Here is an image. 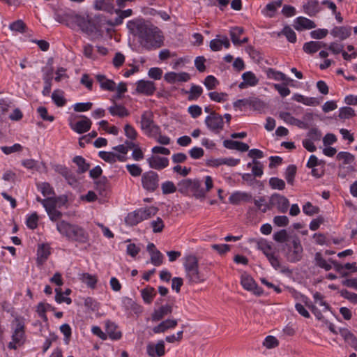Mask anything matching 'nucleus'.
I'll use <instances>...</instances> for the list:
<instances>
[{
	"mask_svg": "<svg viewBox=\"0 0 357 357\" xmlns=\"http://www.w3.org/2000/svg\"><path fill=\"white\" fill-rule=\"evenodd\" d=\"M127 27L140 39V43L147 50L157 49L163 45V37L158 28H151L142 22L130 20Z\"/></svg>",
	"mask_w": 357,
	"mask_h": 357,
	"instance_id": "nucleus-1",
	"label": "nucleus"
},
{
	"mask_svg": "<svg viewBox=\"0 0 357 357\" xmlns=\"http://www.w3.org/2000/svg\"><path fill=\"white\" fill-rule=\"evenodd\" d=\"M56 227L61 236L69 242L75 243L77 246L89 244V234L83 227L61 220L56 224Z\"/></svg>",
	"mask_w": 357,
	"mask_h": 357,
	"instance_id": "nucleus-2",
	"label": "nucleus"
},
{
	"mask_svg": "<svg viewBox=\"0 0 357 357\" xmlns=\"http://www.w3.org/2000/svg\"><path fill=\"white\" fill-rule=\"evenodd\" d=\"M54 19L59 23L64 24L70 29L79 27L87 33H89L90 22L72 10L56 12Z\"/></svg>",
	"mask_w": 357,
	"mask_h": 357,
	"instance_id": "nucleus-3",
	"label": "nucleus"
},
{
	"mask_svg": "<svg viewBox=\"0 0 357 357\" xmlns=\"http://www.w3.org/2000/svg\"><path fill=\"white\" fill-rule=\"evenodd\" d=\"M178 191L184 195H192L197 199L204 198V188L198 179H182L178 183Z\"/></svg>",
	"mask_w": 357,
	"mask_h": 357,
	"instance_id": "nucleus-4",
	"label": "nucleus"
},
{
	"mask_svg": "<svg viewBox=\"0 0 357 357\" xmlns=\"http://www.w3.org/2000/svg\"><path fill=\"white\" fill-rule=\"evenodd\" d=\"M158 211V208L154 206L138 208L129 213L125 218V222L129 226H135L139 222L154 216Z\"/></svg>",
	"mask_w": 357,
	"mask_h": 357,
	"instance_id": "nucleus-5",
	"label": "nucleus"
},
{
	"mask_svg": "<svg viewBox=\"0 0 357 357\" xmlns=\"http://www.w3.org/2000/svg\"><path fill=\"white\" fill-rule=\"evenodd\" d=\"M13 332L12 342H9L8 348L16 349L17 345L23 344L25 338V323L24 319L22 317H17L12 323Z\"/></svg>",
	"mask_w": 357,
	"mask_h": 357,
	"instance_id": "nucleus-6",
	"label": "nucleus"
},
{
	"mask_svg": "<svg viewBox=\"0 0 357 357\" xmlns=\"http://www.w3.org/2000/svg\"><path fill=\"white\" fill-rule=\"evenodd\" d=\"M140 127L144 133L149 137L155 136L160 128L153 121V114L147 110L143 112L141 116Z\"/></svg>",
	"mask_w": 357,
	"mask_h": 357,
	"instance_id": "nucleus-7",
	"label": "nucleus"
},
{
	"mask_svg": "<svg viewBox=\"0 0 357 357\" xmlns=\"http://www.w3.org/2000/svg\"><path fill=\"white\" fill-rule=\"evenodd\" d=\"M289 206V202L287 197L278 193L273 194L270 199L268 204H265L262 212L265 213L268 210L276 207L280 213H284L287 211Z\"/></svg>",
	"mask_w": 357,
	"mask_h": 357,
	"instance_id": "nucleus-8",
	"label": "nucleus"
},
{
	"mask_svg": "<svg viewBox=\"0 0 357 357\" xmlns=\"http://www.w3.org/2000/svg\"><path fill=\"white\" fill-rule=\"evenodd\" d=\"M142 188L150 192H153L159 186V175L154 171L144 172L141 178Z\"/></svg>",
	"mask_w": 357,
	"mask_h": 357,
	"instance_id": "nucleus-9",
	"label": "nucleus"
},
{
	"mask_svg": "<svg viewBox=\"0 0 357 357\" xmlns=\"http://www.w3.org/2000/svg\"><path fill=\"white\" fill-rule=\"evenodd\" d=\"M288 248L286 252V257L290 262L295 263L302 258L303 247L299 238H294L291 245H287Z\"/></svg>",
	"mask_w": 357,
	"mask_h": 357,
	"instance_id": "nucleus-10",
	"label": "nucleus"
},
{
	"mask_svg": "<svg viewBox=\"0 0 357 357\" xmlns=\"http://www.w3.org/2000/svg\"><path fill=\"white\" fill-rule=\"evenodd\" d=\"M204 122L207 128L215 133H219L223 128L222 116L216 112H211L208 115Z\"/></svg>",
	"mask_w": 357,
	"mask_h": 357,
	"instance_id": "nucleus-11",
	"label": "nucleus"
},
{
	"mask_svg": "<svg viewBox=\"0 0 357 357\" xmlns=\"http://www.w3.org/2000/svg\"><path fill=\"white\" fill-rule=\"evenodd\" d=\"M146 353L151 357H160L165 354V347L163 340H159L157 344L149 343L146 346Z\"/></svg>",
	"mask_w": 357,
	"mask_h": 357,
	"instance_id": "nucleus-12",
	"label": "nucleus"
},
{
	"mask_svg": "<svg viewBox=\"0 0 357 357\" xmlns=\"http://www.w3.org/2000/svg\"><path fill=\"white\" fill-rule=\"evenodd\" d=\"M149 166L151 169L162 170L169 165V159L158 155H151L146 160Z\"/></svg>",
	"mask_w": 357,
	"mask_h": 357,
	"instance_id": "nucleus-13",
	"label": "nucleus"
},
{
	"mask_svg": "<svg viewBox=\"0 0 357 357\" xmlns=\"http://www.w3.org/2000/svg\"><path fill=\"white\" fill-rule=\"evenodd\" d=\"M91 121L86 116H83V119L75 123L70 122L69 123L70 128L79 134H82L89 131L91 127Z\"/></svg>",
	"mask_w": 357,
	"mask_h": 357,
	"instance_id": "nucleus-14",
	"label": "nucleus"
},
{
	"mask_svg": "<svg viewBox=\"0 0 357 357\" xmlns=\"http://www.w3.org/2000/svg\"><path fill=\"white\" fill-rule=\"evenodd\" d=\"M331 35L340 40H344L351 35V27L349 26H336L330 32Z\"/></svg>",
	"mask_w": 357,
	"mask_h": 357,
	"instance_id": "nucleus-15",
	"label": "nucleus"
},
{
	"mask_svg": "<svg viewBox=\"0 0 357 357\" xmlns=\"http://www.w3.org/2000/svg\"><path fill=\"white\" fill-rule=\"evenodd\" d=\"M122 306L130 314H139L143 311L142 307L129 297H123L122 298Z\"/></svg>",
	"mask_w": 357,
	"mask_h": 357,
	"instance_id": "nucleus-16",
	"label": "nucleus"
},
{
	"mask_svg": "<svg viewBox=\"0 0 357 357\" xmlns=\"http://www.w3.org/2000/svg\"><path fill=\"white\" fill-rule=\"evenodd\" d=\"M210 48L213 52L220 51L222 47L228 49L230 47V43L226 36L218 35L215 39L210 42Z\"/></svg>",
	"mask_w": 357,
	"mask_h": 357,
	"instance_id": "nucleus-17",
	"label": "nucleus"
},
{
	"mask_svg": "<svg viewBox=\"0 0 357 357\" xmlns=\"http://www.w3.org/2000/svg\"><path fill=\"white\" fill-rule=\"evenodd\" d=\"M186 279L190 284L204 282L206 277L199 271V267L185 272Z\"/></svg>",
	"mask_w": 357,
	"mask_h": 357,
	"instance_id": "nucleus-18",
	"label": "nucleus"
},
{
	"mask_svg": "<svg viewBox=\"0 0 357 357\" xmlns=\"http://www.w3.org/2000/svg\"><path fill=\"white\" fill-rule=\"evenodd\" d=\"M136 91L139 93L151 96L155 91V84L151 81L141 79L137 82Z\"/></svg>",
	"mask_w": 357,
	"mask_h": 357,
	"instance_id": "nucleus-19",
	"label": "nucleus"
},
{
	"mask_svg": "<svg viewBox=\"0 0 357 357\" xmlns=\"http://www.w3.org/2000/svg\"><path fill=\"white\" fill-rule=\"evenodd\" d=\"M190 79V76L188 73H175L169 72L165 75V79L170 83L174 84L176 82H188Z\"/></svg>",
	"mask_w": 357,
	"mask_h": 357,
	"instance_id": "nucleus-20",
	"label": "nucleus"
},
{
	"mask_svg": "<svg viewBox=\"0 0 357 357\" xmlns=\"http://www.w3.org/2000/svg\"><path fill=\"white\" fill-rule=\"evenodd\" d=\"M294 27L297 31H303L305 29H311L316 27L315 23L305 17H298L294 22Z\"/></svg>",
	"mask_w": 357,
	"mask_h": 357,
	"instance_id": "nucleus-21",
	"label": "nucleus"
},
{
	"mask_svg": "<svg viewBox=\"0 0 357 357\" xmlns=\"http://www.w3.org/2000/svg\"><path fill=\"white\" fill-rule=\"evenodd\" d=\"M105 328L106 334L111 340H118L121 338L122 333L118 330V326L114 322L106 321Z\"/></svg>",
	"mask_w": 357,
	"mask_h": 357,
	"instance_id": "nucleus-22",
	"label": "nucleus"
},
{
	"mask_svg": "<svg viewBox=\"0 0 357 357\" xmlns=\"http://www.w3.org/2000/svg\"><path fill=\"white\" fill-rule=\"evenodd\" d=\"M96 78L100 84L101 89L107 91H114L116 90V83L112 79H107L105 75L98 74L96 75Z\"/></svg>",
	"mask_w": 357,
	"mask_h": 357,
	"instance_id": "nucleus-23",
	"label": "nucleus"
},
{
	"mask_svg": "<svg viewBox=\"0 0 357 357\" xmlns=\"http://www.w3.org/2000/svg\"><path fill=\"white\" fill-rule=\"evenodd\" d=\"M252 199L251 194L245 192H236L232 193L229 197L231 204L237 205L241 202H250Z\"/></svg>",
	"mask_w": 357,
	"mask_h": 357,
	"instance_id": "nucleus-24",
	"label": "nucleus"
},
{
	"mask_svg": "<svg viewBox=\"0 0 357 357\" xmlns=\"http://www.w3.org/2000/svg\"><path fill=\"white\" fill-rule=\"evenodd\" d=\"M93 8L96 10H102L109 13H112L115 10L113 0H95Z\"/></svg>",
	"mask_w": 357,
	"mask_h": 357,
	"instance_id": "nucleus-25",
	"label": "nucleus"
},
{
	"mask_svg": "<svg viewBox=\"0 0 357 357\" xmlns=\"http://www.w3.org/2000/svg\"><path fill=\"white\" fill-rule=\"evenodd\" d=\"M321 10L319 3L317 0H309L303 5L305 13L310 17L316 15Z\"/></svg>",
	"mask_w": 357,
	"mask_h": 357,
	"instance_id": "nucleus-26",
	"label": "nucleus"
},
{
	"mask_svg": "<svg viewBox=\"0 0 357 357\" xmlns=\"http://www.w3.org/2000/svg\"><path fill=\"white\" fill-rule=\"evenodd\" d=\"M177 320L176 319H166L162 321L160 324L153 328L154 333H164L169 328H174L177 326Z\"/></svg>",
	"mask_w": 357,
	"mask_h": 357,
	"instance_id": "nucleus-27",
	"label": "nucleus"
},
{
	"mask_svg": "<svg viewBox=\"0 0 357 357\" xmlns=\"http://www.w3.org/2000/svg\"><path fill=\"white\" fill-rule=\"evenodd\" d=\"M172 307L169 305H165L155 310L151 315L152 321H156L161 320L165 316L171 314Z\"/></svg>",
	"mask_w": 357,
	"mask_h": 357,
	"instance_id": "nucleus-28",
	"label": "nucleus"
},
{
	"mask_svg": "<svg viewBox=\"0 0 357 357\" xmlns=\"http://www.w3.org/2000/svg\"><path fill=\"white\" fill-rule=\"evenodd\" d=\"M36 187L38 190L40 191L46 198L53 197L55 195L53 187L47 182L37 183Z\"/></svg>",
	"mask_w": 357,
	"mask_h": 357,
	"instance_id": "nucleus-29",
	"label": "nucleus"
},
{
	"mask_svg": "<svg viewBox=\"0 0 357 357\" xmlns=\"http://www.w3.org/2000/svg\"><path fill=\"white\" fill-rule=\"evenodd\" d=\"M326 45L319 41H310L303 45V51L307 54H314L319 51L321 47H325Z\"/></svg>",
	"mask_w": 357,
	"mask_h": 357,
	"instance_id": "nucleus-30",
	"label": "nucleus"
},
{
	"mask_svg": "<svg viewBox=\"0 0 357 357\" xmlns=\"http://www.w3.org/2000/svg\"><path fill=\"white\" fill-rule=\"evenodd\" d=\"M108 110L112 116H117L121 118L128 116L130 114L128 110L123 105L116 104V102L112 106H110Z\"/></svg>",
	"mask_w": 357,
	"mask_h": 357,
	"instance_id": "nucleus-31",
	"label": "nucleus"
},
{
	"mask_svg": "<svg viewBox=\"0 0 357 357\" xmlns=\"http://www.w3.org/2000/svg\"><path fill=\"white\" fill-rule=\"evenodd\" d=\"M141 295L145 303L151 304L156 295V292L153 287H147L141 290Z\"/></svg>",
	"mask_w": 357,
	"mask_h": 357,
	"instance_id": "nucleus-32",
	"label": "nucleus"
},
{
	"mask_svg": "<svg viewBox=\"0 0 357 357\" xmlns=\"http://www.w3.org/2000/svg\"><path fill=\"white\" fill-rule=\"evenodd\" d=\"M267 77L277 81L289 82L291 79L285 74L273 68H268L266 70Z\"/></svg>",
	"mask_w": 357,
	"mask_h": 357,
	"instance_id": "nucleus-33",
	"label": "nucleus"
},
{
	"mask_svg": "<svg viewBox=\"0 0 357 357\" xmlns=\"http://www.w3.org/2000/svg\"><path fill=\"white\" fill-rule=\"evenodd\" d=\"M241 284L243 287L248 291L254 290L256 287V283L255 280L248 274H243L241 278Z\"/></svg>",
	"mask_w": 357,
	"mask_h": 357,
	"instance_id": "nucleus-34",
	"label": "nucleus"
},
{
	"mask_svg": "<svg viewBox=\"0 0 357 357\" xmlns=\"http://www.w3.org/2000/svg\"><path fill=\"white\" fill-rule=\"evenodd\" d=\"M183 267L185 272L199 267L197 258L193 255L186 256L185 257Z\"/></svg>",
	"mask_w": 357,
	"mask_h": 357,
	"instance_id": "nucleus-35",
	"label": "nucleus"
},
{
	"mask_svg": "<svg viewBox=\"0 0 357 357\" xmlns=\"http://www.w3.org/2000/svg\"><path fill=\"white\" fill-rule=\"evenodd\" d=\"M243 80L245 81L249 86H255L259 83V79L252 71H247L242 74Z\"/></svg>",
	"mask_w": 357,
	"mask_h": 357,
	"instance_id": "nucleus-36",
	"label": "nucleus"
},
{
	"mask_svg": "<svg viewBox=\"0 0 357 357\" xmlns=\"http://www.w3.org/2000/svg\"><path fill=\"white\" fill-rule=\"evenodd\" d=\"M50 255V251L49 247L45 245H42L38 248L37 251V261L40 264H43L45 261L47 260Z\"/></svg>",
	"mask_w": 357,
	"mask_h": 357,
	"instance_id": "nucleus-37",
	"label": "nucleus"
},
{
	"mask_svg": "<svg viewBox=\"0 0 357 357\" xmlns=\"http://www.w3.org/2000/svg\"><path fill=\"white\" fill-rule=\"evenodd\" d=\"M244 29L240 26L232 27L229 31L231 41L234 45L239 43L240 37L243 33Z\"/></svg>",
	"mask_w": 357,
	"mask_h": 357,
	"instance_id": "nucleus-38",
	"label": "nucleus"
},
{
	"mask_svg": "<svg viewBox=\"0 0 357 357\" xmlns=\"http://www.w3.org/2000/svg\"><path fill=\"white\" fill-rule=\"evenodd\" d=\"M52 99L58 107H63L66 105V99L63 97V92L61 90H55L52 94Z\"/></svg>",
	"mask_w": 357,
	"mask_h": 357,
	"instance_id": "nucleus-39",
	"label": "nucleus"
},
{
	"mask_svg": "<svg viewBox=\"0 0 357 357\" xmlns=\"http://www.w3.org/2000/svg\"><path fill=\"white\" fill-rule=\"evenodd\" d=\"M281 6L280 2H271L268 3L266 7L262 10V13L269 17H272L274 16L275 13L278 7Z\"/></svg>",
	"mask_w": 357,
	"mask_h": 357,
	"instance_id": "nucleus-40",
	"label": "nucleus"
},
{
	"mask_svg": "<svg viewBox=\"0 0 357 357\" xmlns=\"http://www.w3.org/2000/svg\"><path fill=\"white\" fill-rule=\"evenodd\" d=\"M292 100L298 102H301L305 105H314L316 102V99L314 98H308L305 97L303 95L299 94V93H295L292 96Z\"/></svg>",
	"mask_w": 357,
	"mask_h": 357,
	"instance_id": "nucleus-41",
	"label": "nucleus"
},
{
	"mask_svg": "<svg viewBox=\"0 0 357 357\" xmlns=\"http://www.w3.org/2000/svg\"><path fill=\"white\" fill-rule=\"evenodd\" d=\"M257 248L263 252L267 258L274 253L273 248L266 241H259L257 243Z\"/></svg>",
	"mask_w": 357,
	"mask_h": 357,
	"instance_id": "nucleus-42",
	"label": "nucleus"
},
{
	"mask_svg": "<svg viewBox=\"0 0 357 357\" xmlns=\"http://www.w3.org/2000/svg\"><path fill=\"white\" fill-rule=\"evenodd\" d=\"M282 34L285 36L289 42L294 43L296 42V34L295 31L289 26H285L278 36Z\"/></svg>",
	"mask_w": 357,
	"mask_h": 357,
	"instance_id": "nucleus-43",
	"label": "nucleus"
},
{
	"mask_svg": "<svg viewBox=\"0 0 357 357\" xmlns=\"http://www.w3.org/2000/svg\"><path fill=\"white\" fill-rule=\"evenodd\" d=\"M316 265L319 267L325 269L326 271H330L332 268V266L328 261H326L322 257L320 252H317L314 257Z\"/></svg>",
	"mask_w": 357,
	"mask_h": 357,
	"instance_id": "nucleus-44",
	"label": "nucleus"
},
{
	"mask_svg": "<svg viewBox=\"0 0 357 357\" xmlns=\"http://www.w3.org/2000/svg\"><path fill=\"white\" fill-rule=\"evenodd\" d=\"M161 189L164 195L172 194L178 190V185H175L172 181H167L162 183Z\"/></svg>",
	"mask_w": 357,
	"mask_h": 357,
	"instance_id": "nucleus-45",
	"label": "nucleus"
},
{
	"mask_svg": "<svg viewBox=\"0 0 357 357\" xmlns=\"http://www.w3.org/2000/svg\"><path fill=\"white\" fill-rule=\"evenodd\" d=\"M256 102L257 100H253L250 98L239 99L234 102V107L235 109H239L240 110H242L247 106L254 105L255 102Z\"/></svg>",
	"mask_w": 357,
	"mask_h": 357,
	"instance_id": "nucleus-46",
	"label": "nucleus"
},
{
	"mask_svg": "<svg viewBox=\"0 0 357 357\" xmlns=\"http://www.w3.org/2000/svg\"><path fill=\"white\" fill-rule=\"evenodd\" d=\"M269 185L272 189L282 190L285 188V182L278 177H272L269 179Z\"/></svg>",
	"mask_w": 357,
	"mask_h": 357,
	"instance_id": "nucleus-47",
	"label": "nucleus"
},
{
	"mask_svg": "<svg viewBox=\"0 0 357 357\" xmlns=\"http://www.w3.org/2000/svg\"><path fill=\"white\" fill-rule=\"evenodd\" d=\"M202 92L203 89L200 86L192 85L188 92V100H196L202 95Z\"/></svg>",
	"mask_w": 357,
	"mask_h": 357,
	"instance_id": "nucleus-48",
	"label": "nucleus"
},
{
	"mask_svg": "<svg viewBox=\"0 0 357 357\" xmlns=\"http://www.w3.org/2000/svg\"><path fill=\"white\" fill-rule=\"evenodd\" d=\"M296 174V167L289 165L285 171L284 177L289 184L292 185Z\"/></svg>",
	"mask_w": 357,
	"mask_h": 357,
	"instance_id": "nucleus-49",
	"label": "nucleus"
},
{
	"mask_svg": "<svg viewBox=\"0 0 357 357\" xmlns=\"http://www.w3.org/2000/svg\"><path fill=\"white\" fill-rule=\"evenodd\" d=\"M83 282L86 283L87 286L91 289H94L98 282L97 278L95 275L89 273H84L82 276Z\"/></svg>",
	"mask_w": 357,
	"mask_h": 357,
	"instance_id": "nucleus-50",
	"label": "nucleus"
},
{
	"mask_svg": "<svg viewBox=\"0 0 357 357\" xmlns=\"http://www.w3.org/2000/svg\"><path fill=\"white\" fill-rule=\"evenodd\" d=\"M355 116V111L350 107H343L339 110V117L341 119H349Z\"/></svg>",
	"mask_w": 357,
	"mask_h": 357,
	"instance_id": "nucleus-51",
	"label": "nucleus"
},
{
	"mask_svg": "<svg viewBox=\"0 0 357 357\" xmlns=\"http://www.w3.org/2000/svg\"><path fill=\"white\" fill-rule=\"evenodd\" d=\"M73 162L78 166L79 172L84 173L89 168V165L86 162V160L82 156H75L73 158Z\"/></svg>",
	"mask_w": 357,
	"mask_h": 357,
	"instance_id": "nucleus-52",
	"label": "nucleus"
},
{
	"mask_svg": "<svg viewBox=\"0 0 357 357\" xmlns=\"http://www.w3.org/2000/svg\"><path fill=\"white\" fill-rule=\"evenodd\" d=\"M337 158L339 160L343 161L344 165H350L354 161V155L349 152H340L337 155Z\"/></svg>",
	"mask_w": 357,
	"mask_h": 357,
	"instance_id": "nucleus-53",
	"label": "nucleus"
},
{
	"mask_svg": "<svg viewBox=\"0 0 357 357\" xmlns=\"http://www.w3.org/2000/svg\"><path fill=\"white\" fill-rule=\"evenodd\" d=\"M126 168L133 177H137L142 175V169L137 164H128L126 165Z\"/></svg>",
	"mask_w": 357,
	"mask_h": 357,
	"instance_id": "nucleus-54",
	"label": "nucleus"
},
{
	"mask_svg": "<svg viewBox=\"0 0 357 357\" xmlns=\"http://www.w3.org/2000/svg\"><path fill=\"white\" fill-rule=\"evenodd\" d=\"M208 96L210 99L213 101L217 102H223L226 101L227 98V94L226 93H219L217 91H213L210 92L208 93Z\"/></svg>",
	"mask_w": 357,
	"mask_h": 357,
	"instance_id": "nucleus-55",
	"label": "nucleus"
},
{
	"mask_svg": "<svg viewBox=\"0 0 357 357\" xmlns=\"http://www.w3.org/2000/svg\"><path fill=\"white\" fill-rule=\"evenodd\" d=\"M38 215L36 212L27 217L26 224L28 228L34 229L38 227Z\"/></svg>",
	"mask_w": 357,
	"mask_h": 357,
	"instance_id": "nucleus-56",
	"label": "nucleus"
},
{
	"mask_svg": "<svg viewBox=\"0 0 357 357\" xmlns=\"http://www.w3.org/2000/svg\"><path fill=\"white\" fill-rule=\"evenodd\" d=\"M204 84L208 90H212L216 88L219 82L213 75H208L204 79Z\"/></svg>",
	"mask_w": 357,
	"mask_h": 357,
	"instance_id": "nucleus-57",
	"label": "nucleus"
},
{
	"mask_svg": "<svg viewBox=\"0 0 357 357\" xmlns=\"http://www.w3.org/2000/svg\"><path fill=\"white\" fill-rule=\"evenodd\" d=\"M151 256V262L155 266H159L163 263V255L159 251H155L154 252L150 255Z\"/></svg>",
	"mask_w": 357,
	"mask_h": 357,
	"instance_id": "nucleus-58",
	"label": "nucleus"
},
{
	"mask_svg": "<svg viewBox=\"0 0 357 357\" xmlns=\"http://www.w3.org/2000/svg\"><path fill=\"white\" fill-rule=\"evenodd\" d=\"M56 295H55V301L58 303H66L68 305L71 304L72 299L70 297L64 296L63 293L61 292V289L60 288H56L55 289Z\"/></svg>",
	"mask_w": 357,
	"mask_h": 357,
	"instance_id": "nucleus-59",
	"label": "nucleus"
},
{
	"mask_svg": "<svg viewBox=\"0 0 357 357\" xmlns=\"http://www.w3.org/2000/svg\"><path fill=\"white\" fill-rule=\"evenodd\" d=\"M10 30L13 31H17L20 33L25 32V29L26 28V24L23 22L22 20H17L13 23H11L9 26Z\"/></svg>",
	"mask_w": 357,
	"mask_h": 357,
	"instance_id": "nucleus-60",
	"label": "nucleus"
},
{
	"mask_svg": "<svg viewBox=\"0 0 357 357\" xmlns=\"http://www.w3.org/2000/svg\"><path fill=\"white\" fill-rule=\"evenodd\" d=\"M1 150L6 155H9L13 153L21 151L22 150V146L20 144H15L11 146H1Z\"/></svg>",
	"mask_w": 357,
	"mask_h": 357,
	"instance_id": "nucleus-61",
	"label": "nucleus"
},
{
	"mask_svg": "<svg viewBox=\"0 0 357 357\" xmlns=\"http://www.w3.org/2000/svg\"><path fill=\"white\" fill-rule=\"evenodd\" d=\"M253 167H252V174L254 177H261L263 175V168L260 162L253 160L252 161Z\"/></svg>",
	"mask_w": 357,
	"mask_h": 357,
	"instance_id": "nucleus-62",
	"label": "nucleus"
},
{
	"mask_svg": "<svg viewBox=\"0 0 357 357\" xmlns=\"http://www.w3.org/2000/svg\"><path fill=\"white\" fill-rule=\"evenodd\" d=\"M319 208L313 206L310 202H307L303 206V211L307 215H313L319 213Z\"/></svg>",
	"mask_w": 357,
	"mask_h": 357,
	"instance_id": "nucleus-63",
	"label": "nucleus"
},
{
	"mask_svg": "<svg viewBox=\"0 0 357 357\" xmlns=\"http://www.w3.org/2000/svg\"><path fill=\"white\" fill-rule=\"evenodd\" d=\"M340 295L350 302L357 304V294L343 289L340 291Z\"/></svg>",
	"mask_w": 357,
	"mask_h": 357,
	"instance_id": "nucleus-64",
	"label": "nucleus"
}]
</instances>
